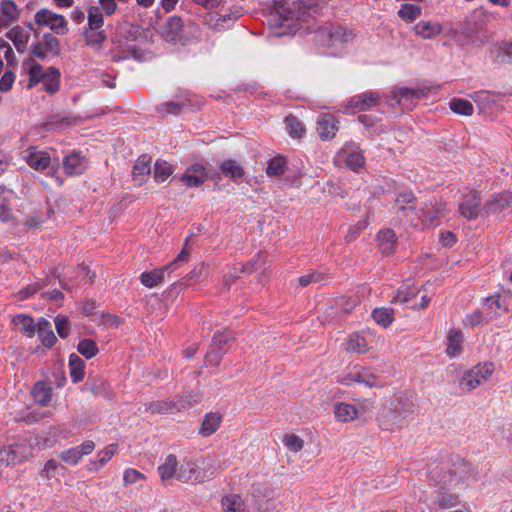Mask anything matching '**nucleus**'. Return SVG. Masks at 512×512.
<instances>
[{"label":"nucleus","instance_id":"21","mask_svg":"<svg viewBox=\"0 0 512 512\" xmlns=\"http://www.w3.org/2000/svg\"><path fill=\"white\" fill-rule=\"evenodd\" d=\"M37 332L43 345L51 348L55 344L57 338L52 330L51 323L45 318L39 319L37 323Z\"/></svg>","mask_w":512,"mask_h":512},{"label":"nucleus","instance_id":"4","mask_svg":"<svg viewBox=\"0 0 512 512\" xmlns=\"http://www.w3.org/2000/svg\"><path fill=\"white\" fill-rule=\"evenodd\" d=\"M493 373V364L485 363L483 365L474 366L472 369L465 371L459 381L461 389L471 391L477 386L485 382Z\"/></svg>","mask_w":512,"mask_h":512},{"label":"nucleus","instance_id":"43","mask_svg":"<svg viewBox=\"0 0 512 512\" xmlns=\"http://www.w3.org/2000/svg\"><path fill=\"white\" fill-rule=\"evenodd\" d=\"M286 160L282 156H276L268 163L266 173L268 176H280L284 173Z\"/></svg>","mask_w":512,"mask_h":512},{"label":"nucleus","instance_id":"29","mask_svg":"<svg viewBox=\"0 0 512 512\" xmlns=\"http://www.w3.org/2000/svg\"><path fill=\"white\" fill-rule=\"evenodd\" d=\"M177 466L178 461L176 456L173 454L168 455L164 464L158 468L161 480L166 482L167 480L172 479L177 471Z\"/></svg>","mask_w":512,"mask_h":512},{"label":"nucleus","instance_id":"24","mask_svg":"<svg viewBox=\"0 0 512 512\" xmlns=\"http://www.w3.org/2000/svg\"><path fill=\"white\" fill-rule=\"evenodd\" d=\"M6 37L13 42L18 52L23 53L28 44L30 35L25 32L22 27L15 26L6 34Z\"/></svg>","mask_w":512,"mask_h":512},{"label":"nucleus","instance_id":"3","mask_svg":"<svg viewBox=\"0 0 512 512\" xmlns=\"http://www.w3.org/2000/svg\"><path fill=\"white\" fill-rule=\"evenodd\" d=\"M394 214L405 222L414 224L416 217L420 216L418 211L417 197L411 190H404L397 193L393 204Z\"/></svg>","mask_w":512,"mask_h":512},{"label":"nucleus","instance_id":"44","mask_svg":"<svg viewBox=\"0 0 512 512\" xmlns=\"http://www.w3.org/2000/svg\"><path fill=\"white\" fill-rule=\"evenodd\" d=\"M81 160L82 158L77 153L66 156L63 162L66 173L70 175L80 173Z\"/></svg>","mask_w":512,"mask_h":512},{"label":"nucleus","instance_id":"34","mask_svg":"<svg viewBox=\"0 0 512 512\" xmlns=\"http://www.w3.org/2000/svg\"><path fill=\"white\" fill-rule=\"evenodd\" d=\"M421 13L422 8L420 6L407 3L403 4L398 11L399 17L408 23L415 21Z\"/></svg>","mask_w":512,"mask_h":512},{"label":"nucleus","instance_id":"52","mask_svg":"<svg viewBox=\"0 0 512 512\" xmlns=\"http://www.w3.org/2000/svg\"><path fill=\"white\" fill-rule=\"evenodd\" d=\"M55 326L61 338H67L70 335V322L66 316L58 315L55 318Z\"/></svg>","mask_w":512,"mask_h":512},{"label":"nucleus","instance_id":"53","mask_svg":"<svg viewBox=\"0 0 512 512\" xmlns=\"http://www.w3.org/2000/svg\"><path fill=\"white\" fill-rule=\"evenodd\" d=\"M373 319L383 327H388L392 323V317L385 308L375 309L372 313Z\"/></svg>","mask_w":512,"mask_h":512},{"label":"nucleus","instance_id":"30","mask_svg":"<svg viewBox=\"0 0 512 512\" xmlns=\"http://www.w3.org/2000/svg\"><path fill=\"white\" fill-rule=\"evenodd\" d=\"M220 170L226 177L233 179L241 178L244 175L243 167L232 159H227L221 162Z\"/></svg>","mask_w":512,"mask_h":512},{"label":"nucleus","instance_id":"51","mask_svg":"<svg viewBox=\"0 0 512 512\" xmlns=\"http://www.w3.org/2000/svg\"><path fill=\"white\" fill-rule=\"evenodd\" d=\"M284 445L293 452H299L304 447V441L295 434H286L283 439Z\"/></svg>","mask_w":512,"mask_h":512},{"label":"nucleus","instance_id":"33","mask_svg":"<svg viewBox=\"0 0 512 512\" xmlns=\"http://www.w3.org/2000/svg\"><path fill=\"white\" fill-rule=\"evenodd\" d=\"M346 350L353 353H365L369 350L366 339L359 334H352L348 341Z\"/></svg>","mask_w":512,"mask_h":512},{"label":"nucleus","instance_id":"16","mask_svg":"<svg viewBox=\"0 0 512 512\" xmlns=\"http://www.w3.org/2000/svg\"><path fill=\"white\" fill-rule=\"evenodd\" d=\"M337 131V121L333 115L325 114L318 120L317 132L322 140L327 141L334 138Z\"/></svg>","mask_w":512,"mask_h":512},{"label":"nucleus","instance_id":"8","mask_svg":"<svg viewBox=\"0 0 512 512\" xmlns=\"http://www.w3.org/2000/svg\"><path fill=\"white\" fill-rule=\"evenodd\" d=\"M429 88H395L393 90V98L398 104L407 109H411L415 105V101L427 96Z\"/></svg>","mask_w":512,"mask_h":512},{"label":"nucleus","instance_id":"9","mask_svg":"<svg viewBox=\"0 0 512 512\" xmlns=\"http://www.w3.org/2000/svg\"><path fill=\"white\" fill-rule=\"evenodd\" d=\"M213 473L214 472L211 471L207 474V471H201L194 462H187L181 466L177 478L182 482L203 483L210 479Z\"/></svg>","mask_w":512,"mask_h":512},{"label":"nucleus","instance_id":"32","mask_svg":"<svg viewBox=\"0 0 512 512\" xmlns=\"http://www.w3.org/2000/svg\"><path fill=\"white\" fill-rule=\"evenodd\" d=\"M164 280V270L154 269L149 272H143L140 276L141 283L149 288L155 287Z\"/></svg>","mask_w":512,"mask_h":512},{"label":"nucleus","instance_id":"17","mask_svg":"<svg viewBox=\"0 0 512 512\" xmlns=\"http://www.w3.org/2000/svg\"><path fill=\"white\" fill-rule=\"evenodd\" d=\"M431 479L442 489H445L455 481V473L449 465L435 467L430 471Z\"/></svg>","mask_w":512,"mask_h":512},{"label":"nucleus","instance_id":"28","mask_svg":"<svg viewBox=\"0 0 512 512\" xmlns=\"http://www.w3.org/2000/svg\"><path fill=\"white\" fill-rule=\"evenodd\" d=\"M463 334L460 330L453 329L448 336L447 354L450 357L458 356L462 351Z\"/></svg>","mask_w":512,"mask_h":512},{"label":"nucleus","instance_id":"58","mask_svg":"<svg viewBox=\"0 0 512 512\" xmlns=\"http://www.w3.org/2000/svg\"><path fill=\"white\" fill-rule=\"evenodd\" d=\"M206 180V175L200 174H191V172H186L181 176V181L184 182L187 186L190 187H198L204 183Z\"/></svg>","mask_w":512,"mask_h":512},{"label":"nucleus","instance_id":"62","mask_svg":"<svg viewBox=\"0 0 512 512\" xmlns=\"http://www.w3.org/2000/svg\"><path fill=\"white\" fill-rule=\"evenodd\" d=\"M140 479H145V476L143 473L139 472L135 469H127L124 472L123 480L125 484H133L138 482Z\"/></svg>","mask_w":512,"mask_h":512},{"label":"nucleus","instance_id":"42","mask_svg":"<svg viewBox=\"0 0 512 512\" xmlns=\"http://www.w3.org/2000/svg\"><path fill=\"white\" fill-rule=\"evenodd\" d=\"M173 173L170 163L157 160L154 167V178L156 181L164 182Z\"/></svg>","mask_w":512,"mask_h":512},{"label":"nucleus","instance_id":"7","mask_svg":"<svg viewBox=\"0 0 512 512\" xmlns=\"http://www.w3.org/2000/svg\"><path fill=\"white\" fill-rule=\"evenodd\" d=\"M234 340L235 337L231 331L224 330L215 333L212 338L211 351L206 355L207 361L215 366L219 365L220 359L226 352L223 345Z\"/></svg>","mask_w":512,"mask_h":512},{"label":"nucleus","instance_id":"11","mask_svg":"<svg viewBox=\"0 0 512 512\" xmlns=\"http://www.w3.org/2000/svg\"><path fill=\"white\" fill-rule=\"evenodd\" d=\"M341 383L344 385H350L352 383L365 384L370 388L381 386L377 381V377L366 369H354L350 371L343 377Z\"/></svg>","mask_w":512,"mask_h":512},{"label":"nucleus","instance_id":"47","mask_svg":"<svg viewBox=\"0 0 512 512\" xmlns=\"http://www.w3.org/2000/svg\"><path fill=\"white\" fill-rule=\"evenodd\" d=\"M104 23L103 15L100 9L96 6H92L88 12V25L90 30H98Z\"/></svg>","mask_w":512,"mask_h":512},{"label":"nucleus","instance_id":"63","mask_svg":"<svg viewBox=\"0 0 512 512\" xmlns=\"http://www.w3.org/2000/svg\"><path fill=\"white\" fill-rule=\"evenodd\" d=\"M116 450H117V444H110L103 451H101L99 453L100 458L98 460L100 466H103L104 464H106L116 453Z\"/></svg>","mask_w":512,"mask_h":512},{"label":"nucleus","instance_id":"38","mask_svg":"<svg viewBox=\"0 0 512 512\" xmlns=\"http://www.w3.org/2000/svg\"><path fill=\"white\" fill-rule=\"evenodd\" d=\"M450 109L454 113L464 115V116H471L474 111V107L471 102H469L468 100L457 99V98H454L450 102Z\"/></svg>","mask_w":512,"mask_h":512},{"label":"nucleus","instance_id":"46","mask_svg":"<svg viewBox=\"0 0 512 512\" xmlns=\"http://www.w3.org/2000/svg\"><path fill=\"white\" fill-rule=\"evenodd\" d=\"M265 264H266L265 253L260 251V252L257 253L255 258H253L252 260L248 261L247 263H245L242 266L241 272L242 273H249L250 274V273L254 272L255 270L263 267Z\"/></svg>","mask_w":512,"mask_h":512},{"label":"nucleus","instance_id":"20","mask_svg":"<svg viewBox=\"0 0 512 512\" xmlns=\"http://www.w3.org/2000/svg\"><path fill=\"white\" fill-rule=\"evenodd\" d=\"M31 394L36 403L46 406L52 399L53 390L47 383L39 381L34 384Z\"/></svg>","mask_w":512,"mask_h":512},{"label":"nucleus","instance_id":"54","mask_svg":"<svg viewBox=\"0 0 512 512\" xmlns=\"http://www.w3.org/2000/svg\"><path fill=\"white\" fill-rule=\"evenodd\" d=\"M437 503L442 508H450L459 504V499L456 495L443 492L437 497Z\"/></svg>","mask_w":512,"mask_h":512},{"label":"nucleus","instance_id":"5","mask_svg":"<svg viewBox=\"0 0 512 512\" xmlns=\"http://www.w3.org/2000/svg\"><path fill=\"white\" fill-rule=\"evenodd\" d=\"M35 23L38 26H49L56 34L64 35L68 32L67 20L63 15L53 13L52 11L42 8L35 14Z\"/></svg>","mask_w":512,"mask_h":512},{"label":"nucleus","instance_id":"55","mask_svg":"<svg viewBox=\"0 0 512 512\" xmlns=\"http://www.w3.org/2000/svg\"><path fill=\"white\" fill-rule=\"evenodd\" d=\"M86 43L88 45L101 44L106 39V34L103 30H90L86 31L85 34Z\"/></svg>","mask_w":512,"mask_h":512},{"label":"nucleus","instance_id":"25","mask_svg":"<svg viewBox=\"0 0 512 512\" xmlns=\"http://www.w3.org/2000/svg\"><path fill=\"white\" fill-rule=\"evenodd\" d=\"M183 20L180 16L174 15L167 19L164 27V35L167 39L174 41L183 30Z\"/></svg>","mask_w":512,"mask_h":512},{"label":"nucleus","instance_id":"14","mask_svg":"<svg viewBox=\"0 0 512 512\" xmlns=\"http://www.w3.org/2000/svg\"><path fill=\"white\" fill-rule=\"evenodd\" d=\"M512 207V192L497 194L483 206V211L489 214H497Z\"/></svg>","mask_w":512,"mask_h":512},{"label":"nucleus","instance_id":"27","mask_svg":"<svg viewBox=\"0 0 512 512\" xmlns=\"http://www.w3.org/2000/svg\"><path fill=\"white\" fill-rule=\"evenodd\" d=\"M13 324L19 326L21 333L32 337L36 331V324L32 317L25 314H18L12 319Z\"/></svg>","mask_w":512,"mask_h":512},{"label":"nucleus","instance_id":"26","mask_svg":"<svg viewBox=\"0 0 512 512\" xmlns=\"http://www.w3.org/2000/svg\"><path fill=\"white\" fill-rule=\"evenodd\" d=\"M70 375L74 383L83 380L85 374V362L75 353L69 357Z\"/></svg>","mask_w":512,"mask_h":512},{"label":"nucleus","instance_id":"40","mask_svg":"<svg viewBox=\"0 0 512 512\" xmlns=\"http://www.w3.org/2000/svg\"><path fill=\"white\" fill-rule=\"evenodd\" d=\"M288 133L293 138H301L305 132L303 124L294 115L285 118Z\"/></svg>","mask_w":512,"mask_h":512},{"label":"nucleus","instance_id":"37","mask_svg":"<svg viewBox=\"0 0 512 512\" xmlns=\"http://www.w3.org/2000/svg\"><path fill=\"white\" fill-rule=\"evenodd\" d=\"M150 172H151V158L146 155L140 156L137 159V161L133 167L134 179L136 180L139 176H141V177L147 176L150 174Z\"/></svg>","mask_w":512,"mask_h":512},{"label":"nucleus","instance_id":"57","mask_svg":"<svg viewBox=\"0 0 512 512\" xmlns=\"http://www.w3.org/2000/svg\"><path fill=\"white\" fill-rule=\"evenodd\" d=\"M346 164L351 170L357 171L364 166L365 158L359 152L351 153L346 159Z\"/></svg>","mask_w":512,"mask_h":512},{"label":"nucleus","instance_id":"13","mask_svg":"<svg viewBox=\"0 0 512 512\" xmlns=\"http://www.w3.org/2000/svg\"><path fill=\"white\" fill-rule=\"evenodd\" d=\"M378 248L382 255L390 256L395 253L397 247V236L393 229L385 228L377 234Z\"/></svg>","mask_w":512,"mask_h":512},{"label":"nucleus","instance_id":"1","mask_svg":"<svg viewBox=\"0 0 512 512\" xmlns=\"http://www.w3.org/2000/svg\"><path fill=\"white\" fill-rule=\"evenodd\" d=\"M308 7L302 0H282L275 4L270 21L279 27H290L294 21L305 20Z\"/></svg>","mask_w":512,"mask_h":512},{"label":"nucleus","instance_id":"61","mask_svg":"<svg viewBox=\"0 0 512 512\" xmlns=\"http://www.w3.org/2000/svg\"><path fill=\"white\" fill-rule=\"evenodd\" d=\"M59 465L60 464L58 461H56L54 459H49L45 463L44 468L42 469V472H41L42 477L47 478V479H51V478L55 477L56 470L59 467Z\"/></svg>","mask_w":512,"mask_h":512},{"label":"nucleus","instance_id":"36","mask_svg":"<svg viewBox=\"0 0 512 512\" xmlns=\"http://www.w3.org/2000/svg\"><path fill=\"white\" fill-rule=\"evenodd\" d=\"M78 123V118L66 116V117H52L49 121L45 123V128L47 130H58L67 126L76 125Z\"/></svg>","mask_w":512,"mask_h":512},{"label":"nucleus","instance_id":"6","mask_svg":"<svg viewBox=\"0 0 512 512\" xmlns=\"http://www.w3.org/2000/svg\"><path fill=\"white\" fill-rule=\"evenodd\" d=\"M194 402H197V395L190 396L189 399L180 398L178 401L157 400L146 403L145 410L151 414H168L174 410L180 411Z\"/></svg>","mask_w":512,"mask_h":512},{"label":"nucleus","instance_id":"12","mask_svg":"<svg viewBox=\"0 0 512 512\" xmlns=\"http://www.w3.org/2000/svg\"><path fill=\"white\" fill-rule=\"evenodd\" d=\"M23 158L31 168L37 171H43L51 162V158L48 153L37 150L35 147L25 150L23 152Z\"/></svg>","mask_w":512,"mask_h":512},{"label":"nucleus","instance_id":"60","mask_svg":"<svg viewBox=\"0 0 512 512\" xmlns=\"http://www.w3.org/2000/svg\"><path fill=\"white\" fill-rule=\"evenodd\" d=\"M325 276L319 272H311L299 278V284L302 287H307L311 283H318L324 280Z\"/></svg>","mask_w":512,"mask_h":512},{"label":"nucleus","instance_id":"45","mask_svg":"<svg viewBox=\"0 0 512 512\" xmlns=\"http://www.w3.org/2000/svg\"><path fill=\"white\" fill-rule=\"evenodd\" d=\"M86 386L94 395L105 394L108 390V383L98 376L89 377Z\"/></svg>","mask_w":512,"mask_h":512},{"label":"nucleus","instance_id":"31","mask_svg":"<svg viewBox=\"0 0 512 512\" xmlns=\"http://www.w3.org/2000/svg\"><path fill=\"white\" fill-rule=\"evenodd\" d=\"M0 9L3 15L2 18L7 22V27L19 17L17 5L12 0H1Z\"/></svg>","mask_w":512,"mask_h":512},{"label":"nucleus","instance_id":"2","mask_svg":"<svg viewBox=\"0 0 512 512\" xmlns=\"http://www.w3.org/2000/svg\"><path fill=\"white\" fill-rule=\"evenodd\" d=\"M24 63H30L28 72L29 82L27 85L29 89L34 88L39 83H43L44 90L49 94H54L59 90L61 76L59 69L52 66L44 70L42 65L36 63L32 58H28Z\"/></svg>","mask_w":512,"mask_h":512},{"label":"nucleus","instance_id":"59","mask_svg":"<svg viewBox=\"0 0 512 512\" xmlns=\"http://www.w3.org/2000/svg\"><path fill=\"white\" fill-rule=\"evenodd\" d=\"M82 458L77 447L68 449L61 454V459L71 465H76Z\"/></svg>","mask_w":512,"mask_h":512},{"label":"nucleus","instance_id":"10","mask_svg":"<svg viewBox=\"0 0 512 512\" xmlns=\"http://www.w3.org/2000/svg\"><path fill=\"white\" fill-rule=\"evenodd\" d=\"M481 210V198L477 191H472L465 196L464 201L459 206L460 214L466 219H475L479 216Z\"/></svg>","mask_w":512,"mask_h":512},{"label":"nucleus","instance_id":"48","mask_svg":"<svg viewBox=\"0 0 512 512\" xmlns=\"http://www.w3.org/2000/svg\"><path fill=\"white\" fill-rule=\"evenodd\" d=\"M417 295V291L409 286L399 288L392 299V303L404 304Z\"/></svg>","mask_w":512,"mask_h":512},{"label":"nucleus","instance_id":"18","mask_svg":"<svg viewBox=\"0 0 512 512\" xmlns=\"http://www.w3.org/2000/svg\"><path fill=\"white\" fill-rule=\"evenodd\" d=\"M222 423V415L218 412H210L204 416L199 428V434L208 437L214 434Z\"/></svg>","mask_w":512,"mask_h":512},{"label":"nucleus","instance_id":"39","mask_svg":"<svg viewBox=\"0 0 512 512\" xmlns=\"http://www.w3.org/2000/svg\"><path fill=\"white\" fill-rule=\"evenodd\" d=\"M418 213L420 216L416 217L417 220L423 219L425 221L432 223L440 218L442 214V209L441 207L436 206L429 208L427 204H424L419 207Z\"/></svg>","mask_w":512,"mask_h":512},{"label":"nucleus","instance_id":"50","mask_svg":"<svg viewBox=\"0 0 512 512\" xmlns=\"http://www.w3.org/2000/svg\"><path fill=\"white\" fill-rule=\"evenodd\" d=\"M18 446H9L0 448V462L11 464L16 461H20V457L17 452Z\"/></svg>","mask_w":512,"mask_h":512},{"label":"nucleus","instance_id":"23","mask_svg":"<svg viewBox=\"0 0 512 512\" xmlns=\"http://www.w3.org/2000/svg\"><path fill=\"white\" fill-rule=\"evenodd\" d=\"M358 409L348 403H337L334 407V415L340 422H350L358 417Z\"/></svg>","mask_w":512,"mask_h":512},{"label":"nucleus","instance_id":"35","mask_svg":"<svg viewBox=\"0 0 512 512\" xmlns=\"http://www.w3.org/2000/svg\"><path fill=\"white\" fill-rule=\"evenodd\" d=\"M328 36L333 42L347 43L354 38L352 31L341 26H333L328 31Z\"/></svg>","mask_w":512,"mask_h":512},{"label":"nucleus","instance_id":"22","mask_svg":"<svg viewBox=\"0 0 512 512\" xmlns=\"http://www.w3.org/2000/svg\"><path fill=\"white\" fill-rule=\"evenodd\" d=\"M221 512H246L243 499L238 494H228L221 499Z\"/></svg>","mask_w":512,"mask_h":512},{"label":"nucleus","instance_id":"41","mask_svg":"<svg viewBox=\"0 0 512 512\" xmlns=\"http://www.w3.org/2000/svg\"><path fill=\"white\" fill-rule=\"evenodd\" d=\"M78 352L87 359H91L96 356L99 352L97 344L94 340L83 339L78 343Z\"/></svg>","mask_w":512,"mask_h":512},{"label":"nucleus","instance_id":"49","mask_svg":"<svg viewBox=\"0 0 512 512\" xmlns=\"http://www.w3.org/2000/svg\"><path fill=\"white\" fill-rule=\"evenodd\" d=\"M43 44L47 52L52 53L55 56H59L61 53V47L59 40L51 33H46L43 36Z\"/></svg>","mask_w":512,"mask_h":512},{"label":"nucleus","instance_id":"56","mask_svg":"<svg viewBox=\"0 0 512 512\" xmlns=\"http://www.w3.org/2000/svg\"><path fill=\"white\" fill-rule=\"evenodd\" d=\"M191 250L182 248L179 255L162 270L172 272L180 265V263L188 262Z\"/></svg>","mask_w":512,"mask_h":512},{"label":"nucleus","instance_id":"15","mask_svg":"<svg viewBox=\"0 0 512 512\" xmlns=\"http://www.w3.org/2000/svg\"><path fill=\"white\" fill-rule=\"evenodd\" d=\"M380 102V96L377 92H366L356 95L349 100V107L358 111H365L375 107Z\"/></svg>","mask_w":512,"mask_h":512},{"label":"nucleus","instance_id":"19","mask_svg":"<svg viewBox=\"0 0 512 512\" xmlns=\"http://www.w3.org/2000/svg\"><path fill=\"white\" fill-rule=\"evenodd\" d=\"M414 31L422 38L429 39L441 34L443 27L437 22L420 21L414 26Z\"/></svg>","mask_w":512,"mask_h":512},{"label":"nucleus","instance_id":"64","mask_svg":"<svg viewBox=\"0 0 512 512\" xmlns=\"http://www.w3.org/2000/svg\"><path fill=\"white\" fill-rule=\"evenodd\" d=\"M15 75L12 71H7L0 79V91L7 92L12 88Z\"/></svg>","mask_w":512,"mask_h":512}]
</instances>
